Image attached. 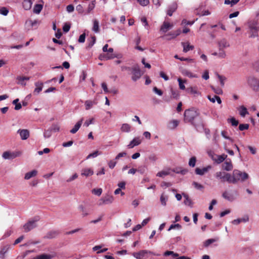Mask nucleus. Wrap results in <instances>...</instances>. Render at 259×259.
Wrapping results in <instances>:
<instances>
[{
  "label": "nucleus",
  "mask_w": 259,
  "mask_h": 259,
  "mask_svg": "<svg viewBox=\"0 0 259 259\" xmlns=\"http://www.w3.org/2000/svg\"><path fill=\"white\" fill-rule=\"evenodd\" d=\"M21 152L20 151H15L11 152L9 151H6L3 154V157L4 159H13L21 155Z\"/></svg>",
  "instance_id": "nucleus-5"
},
{
  "label": "nucleus",
  "mask_w": 259,
  "mask_h": 259,
  "mask_svg": "<svg viewBox=\"0 0 259 259\" xmlns=\"http://www.w3.org/2000/svg\"><path fill=\"white\" fill-rule=\"evenodd\" d=\"M192 185L197 189H202L203 188V186L201 184L196 182H194Z\"/></svg>",
  "instance_id": "nucleus-55"
},
{
  "label": "nucleus",
  "mask_w": 259,
  "mask_h": 259,
  "mask_svg": "<svg viewBox=\"0 0 259 259\" xmlns=\"http://www.w3.org/2000/svg\"><path fill=\"white\" fill-rule=\"evenodd\" d=\"M74 10V6L72 5H69L66 7V10L68 12H72Z\"/></svg>",
  "instance_id": "nucleus-64"
},
{
  "label": "nucleus",
  "mask_w": 259,
  "mask_h": 259,
  "mask_svg": "<svg viewBox=\"0 0 259 259\" xmlns=\"http://www.w3.org/2000/svg\"><path fill=\"white\" fill-rule=\"evenodd\" d=\"M51 130L52 131L54 132H59L60 130V127L57 124H53L51 127Z\"/></svg>",
  "instance_id": "nucleus-56"
},
{
  "label": "nucleus",
  "mask_w": 259,
  "mask_h": 259,
  "mask_svg": "<svg viewBox=\"0 0 259 259\" xmlns=\"http://www.w3.org/2000/svg\"><path fill=\"white\" fill-rule=\"evenodd\" d=\"M38 21L36 20H32L31 19L27 20L25 22V26L28 30L36 29L37 28Z\"/></svg>",
  "instance_id": "nucleus-8"
},
{
  "label": "nucleus",
  "mask_w": 259,
  "mask_h": 259,
  "mask_svg": "<svg viewBox=\"0 0 259 259\" xmlns=\"http://www.w3.org/2000/svg\"><path fill=\"white\" fill-rule=\"evenodd\" d=\"M116 161L115 160H111L108 162L109 167L113 169L116 164Z\"/></svg>",
  "instance_id": "nucleus-54"
},
{
  "label": "nucleus",
  "mask_w": 259,
  "mask_h": 259,
  "mask_svg": "<svg viewBox=\"0 0 259 259\" xmlns=\"http://www.w3.org/2000/svg\"><path fill=\"white\" fill-rule=\"evenodd\" d=\"M126 155V153L125 152H122L118 153L116 156L115 157V160H118L120 158L125 156Z\"/></svg>",
  "instance_id": "nucleus-62"
},
{
  "label": "nucleus",
  "mask_w": 259,
  "mask_h": 259,
  "mask_svg": "<svg viewBox=\"0 0 259 259\" xmlns=\"http://www.w3.org/2000/svg\"><path fill=\"white\" fill-rule=\"evenodd\" d=\"M93 30L96 33L99 31V23L96 19L93 21Z\"/></svg>",
  "instance_id": "nucleus-40"
},
{
  "label": "nucleus",
  "mask_w": 259,
  "mask_h": 259,
  "mask_svg": "<svg viewBox=\"0 0 259 259\" xmlns=\"http://www.w3.org/2000/svg\"><path fill=\"white\" fill-rule=\"evenodd\" d=\"M218 77L220 80L221 85L224 86V80H225L226 79V78L225 77L220 75L219 74H218Z\"/></svg>",
  "instance_id": "nucleus-58"
},
{
  "label": "nucleus",
  "mask_w": 259,
  "mask_h": 259,
  "mask_svg": "<svg viewBox=\"0 0 259 259\" xmlns=\"http://www.w3.org/2000/svg\"><path fill=\"white\" fill-rule=\"evenodd\" d=\"M182 45L183 47V52L185 53L188 52L190 50H192L194 48V47L192 45H190V43L188 42H182Z\"/></svg>",
  "instance_id": "nucleus-25"
},
{
  "label": "nucleus",
  "mask_w": 259,
  "mask_h": 259,
  "mask_svg": "<svg viewBox=\"0 0 259 259\" xmlns=\"http://www.w3.org/2000/svg\"><path fill=\"white\" fill-rule=\"evenodd\" d=\"M44 135L46 138H50L52 135V130L50 129L45 131Z\"/></svg>",
  "instance_id": "nucleus-53"
},
{
  "label": "nucleus",
  "mask_w": 259,
  "mask_h": 259,
  "mask_svg": "<svg viewBox=\"0 0 259 259\" xmlns=\"http://www.w3.org/2000/svg\"><path fill=\"white\" fill-rule=\"evenodd\" d=\"M131 125L127 123H124L122 125L121 130L123 132H129L131 130Z\"/></svg>",
  "instance_id": "nucleus-41"
},
{
  "label": "nucleus",
  "mask_w": 259,
  "mask_h": 259,
  "mask_svg": "<svg viewBox=\"0 0 259 259\" xmlns=\"http://www.w3.org/2000/svg\"><path fill=\"white\" fill-rule=\"evenodd\" d=\"M211 168V166L210 165H208L206 167H203L202 168H200L197 167L195 170L196 174L200 176H202L206 172H207L209 169Z\"/></svg>",
  "instance_id": "nucleus-13"
},
{
  "label": "nucleus",
  "mask_w": 259,
  "mask_h": 259,
  "mask_svg": "<svg viewBox=\"0 0 259 259\" xmlns=\"http://www.w3.org/2000/svg\"><path fill=\"white\" fill-rule=\"evenodd\" d=\"M196 162V158L195 156H193L189 160V165L190 167H193L195 166Z\"/></svg>",
  "instance_id": "nucleus-44"
},
{
  "label": "nucleus",
  "mask_w": 259,
  "mask_h": 259,
  "mask_svg": "<svg viewBox=\"0 0 259 259\" xmlns=\"http://www.w3.org/2000/svg\"><path fill=\"white\" fill-rule=\"evenodd\" d=\"M97 102L96 100L91 101V100H87L85 102V107L86 110H89L91 108L93 105H96Z\"/></svg>",
  "instance_id": "nucleus-31"
},
{
  "label": "nucleus",
  "mask_w": 259,
  "mask_h": 259,
  "mask_svg": "<svg viewBox=\"0 0 259 259\" xmlns=\"http://www.w3.org/2000/svg\"><path fill=\"white\" fill-rule=\"evenodd\" d=\"M113 200L114 198L112 196L107 195L99 200V205H102L103 204H111L113 202Z\"/></svg>",
  "instance_id": "nucleus-7"
},
{
  "label": "nucleus",
  "mask_w": 259,
  "mask_h": 259,
  "mask_svg": "<svg viewBox=\"0 0 259 259\" xmlns=\"http://www.w3.org/2000/svg\"><path fill=\"white\" fill-rule=\"evenodd\" d=\"M35 85L36 86V88L34 89V94H38L42 91L43 83L41 82H36Z\"/></svg>",
  "instance_id": "nucleus-26"
},
{
  "label": "nucleus",
  "mask_w": 259,
  "mask_h": 259,
  "mask_svg": "<svg viewBox=\"0 0 259 259\" xmlns=\"http://www.w3.org/2000/svg\"><path fill=\"white\" fill-rule=\"evenodd\" d=\"M182 73L184 75H185L186 76H188L189 77H190V78H196V77H197V76L196 74H194L192 72H190L189 70H186V69H184L182 71Z\"/></svg>",
  "instance_id": "nucleus-35"
},
{
  "label": "nucleus",
  "mask_w": 259,
  "mask_h": 259,
  "mask_svg": "<svg viewBox=\"0 0 259 259\" xmlns=\"http://www.w3.org/2000/svg\"><path fill=\"white\" fill-rule=\"evenodd\" d=\"M30 78L29 77L26 76H18L17 77V80L18 81V83L20 84L21 85H25L26 83L24 82L25 80H29Z\"/></svg>",
  "instance_id": "nucleus-32"
},
{
  "label": "nucleus",
  "mask_w": 259,
  "mask_h": 259,
  "mask_svg": "<svg viewBox=\"0 0 259 259\" xmlns=\"http://www.w3.org/2000/svg\"><path fill=\"white\" fill-rule=\"evenodd\" d=\"M218 45L220 50L229 47L230 46L229 42L225 38H223L218 42Z\"/></svg>",
  "instance_id": "nucleus-22"
},
{
  "label": "nucleus",
  "mask_w": 259,
  "mask_h": 259,
  "mask_svg": "<svg viewBox=\"0 0 259 259\" xmlns=\"http://www.w3.org/2000/svg\"><path fill=\"white\" fill-rule=\"evenodd\" d=\"M36 221H29L23 226L24 231L28 232L36 227Z\"/></svg>",
  "instance_id": "nucleus-9"
},
{
  "label": "nucleus",
  "mask_w": 259,
  "mask_h": 259,
  "mask_svg": "<svg viewBox=\"0 0 259 259\" xmlns=\"http://www.w3.org/2000/svg\"><path fill=\"white\" fill-rule=\"evenodd\" d=\"M114 58H121V56L120 55H115L113 54H108V53H107L106 54H103V55H100L99 58L100 60H110V59H112Z\"/></svg>",
  "instance_id": "nucleus-11"
},
{
  "label": "nucleus",
  "mask_w": 259,
  "mask_h": 259,
  "mask_svg": "<svg viewBox=\"0 0 259 259\" xmlns=\"http://www.w3.org/2000/svg\"><path fill=\"white\" fill-rule=\"evenodd\" d=\"M60 232L58 230H52L49 232L45 236V238L52 239L56 237Z\"/></svg>",
  "instance_id": "nucleus-21"
},
{
  "label": "nucleus",
  "mask_w": 259,
  "mask_h": 259,
  "mask_svg": "<svg viewBox=\"0 0 259 259\" xmlns=\"http://www.w3.org/2000/svg\"><path fill=\"white\" fill-rule=\"evenodd\" d=\"M227 155L223 154L222 155H216L215 158H212L213 160H214L218 164H220L223 162L225 159H227Z\"/></svg>",
  "instance_id": "nucleus-19"
},
{
  "label": "nucleus",
  "mask_w": 259,
  "mask_h": 259,
  "mask_svg": "<svg viewBox=\"0 0 259 259\" xmlns=\"http://www.w3.org/2000/svg\"><path fill=\"white\" fill-rule=\"evenodd\" d=\"M53 257V255L45 253H43L36 256V259H52Z\"/></svg>",
  "instance_id": "nucleus-37"
},
{
  "label": "nucleus",
  "mask_w": 259,
  "mask_h": 259,
  "mask_svg": "<svg viewBox=\"0 0 259 259\" xmlns=\"http://www.w3.org/2000/svg\"><path fill=\"white\" fill-rule=\"evenodd\" d=\"M23 8L27 10L31 7L32 3L30 0H24L22 3Z\"/></svg>",
  "instance_id": "nucleus-36"
},
{
  "label": "nucleus",
  "mask_w": 259,
  "mask_h": 259,
  "mask_svg": "<svg viewBox=\"0 0 259 259\" xmlns=\"http://www.w3.org/2000/svg\"><path fill=\"white\" fill-rule=\"evenodd\" d=\"M76 10L79 14H82L84 13V9L82 6L80 4L78 5L76 7Z\"/></svg>",
  "instance_id": "nucleus-48"
},
{
  "label": "nucleus",
  "mask_w": 259,
  "mask_h": 259,
  "mask_svg": "<svg viewBox=\"0 0 259 259\" xmlns=\"http://www.w3.org/2000/svg\"><path fill=\"white\" fill-rule=\"evenodd\" d=\"M37 174V171L34 169L31 171L28 172L25 174L24 179L25 180H29L32 177H35Z\"/></svg>",
  "instance_id": "nucleus-28"
},
{
  "label": "nucleus",
  "mask_w": 259,
  "mask_h": 259,
  "mask_svg": "<svg viewBox=\"0 0 259 259\" xmlns=\"http://www.w3.org/2000/svg\"><path fill=\"white\" fill-rule=\"evenodd\" d=\"M179 124V121L177 120H172L169 123V127L171 129L176 128Z\"/></svg>",
  "instance_id": "nucleus-42"
},
{
  "label": "nucleus",
  "mask_w": 259,
  "mask_h": 259,
  "mask_svg": "<svg viewBox=\"0 0 259 259\" xmlns=\"http://www.w3.org/2000/svg\"><path fill=\"white\" fill-rule=\"evenodd\" d=\"M132 74H133V76L132 77V80L134 81H136L138 79H139L142 75V73L141 72L140 69L138 65H136V66H134L132 68Z\"/></svg>",
  "instance_id": "nucleus-6"
},
{
  "label": "nucleus",
  "mask_w": 259,
  "mask_h": 259,
  "mask_svg": "<svg viewBox=\"0 0 259 259\" xmlns=\"http://www.w3.org/2000/svg\"><path fill=\"white\" fill-rule=\"evenodd\" d=\"M70 28V24H68L67 23H65L63 27V30L65 32H67L69 31Z\"/></svg>",
  "instance_id": "nucleus-61"
},
{
  "label": "nucleus",
  "mask_w": 259,
  "mask_h": 259,
  "mask_svg": "<svg viewBox=\"0 0 259 259\" xmlns=\"http://www.w3.org/2000/svg\"><path fill=\"white\" fill-rule=\"evenodd\" d=\"M94 174L93 170L91 168H84L82 170L81 175L88 177L93 175Z\"/></svg>",
  "instance_id": "nucleus-33"
},
{
  "label": "nucleus",
  "mask_w": 259,
  "mask_h": 259,
  "mask_svg": "<svg viewBox=\"0 0 259 259\" xmlns=\"http://www.w3.org/2000/svg\"><path fill=\"white\" fill-rule=\"evenodd\" d=\"M9 13V10L6 7H1L0 8V14L6 16L8 15Z\"/></svg>",
  "instance_id": "nucleus-49"
},
{
  "label": "nucleus",
  "mask_w": 259,
  "mask_h": 259,
  "mask_svg": "<svg viewBox=\"0 0 259 259\" xmlns=\"http://www.w3.org/2000/svg\"><path fill=\"white\" fill-rule=\"evenodd\" d=\"M149 254H153V253L147 250H142L138 252H133L132 255L137 259H148Z\"/></svg>",
  "instance_id": "nucleus-4"
},
{
  "label": "nucleus",
  "mask_w": 259,
  "mask_h": 259,
  "mask_svg": "<svg viewBox=\"0 0 259 259\" xmlns=\"http://www.w3.org/2000/svg\"><path fill=\"white\" fill-rule=\"evenodd\" d=\"M78 177V175L77 174H74L72 177H70L68 179L66 180L67 182H70L75 180Z\"/></svg>",
  "instance_id": "nucleus-63"
},
{
  "label": "nucleus",
  "mask_w": 259,
  "mask_h": 259,
  "mask_svg": "<svg viewBox=\"0 0 259 259\" xmlns=\"http://www.w3.org/2000/svg\"><path fill=\"white\" fill-rule=\"evenodd\" d=\"M230 122L233 126H237L238 124V121L234 117H232L230 119Z\"/></svg>",
  "instance_id": "nucleus-59"
},
{
  "label": "nucleus",
  "mask_w": 259,
  "mask_h": 259,
  "mask_svg": "<svg viewBox=\"0 0 259 259\" xmlns=\"http://www.w3.org/2000/svg\"><path fill=\"white\" fill-rule=\"evenodd\" d=\"M178 81L179 82V88L182 90H184L186 89L184 83L186 82V80H182L181 78H179Z\"/></svg>",
  "instance_id": "nucleus-43"
},
{
  "label": "nucleus",
  "mask_w": 259,
  "mask_h": 259,
  "mask_svg": "<svg viewBox=\"0 0 259 259\" xmlns=\"http://www.w3.org/2000/svg\"><path fill=\"white\" fill-rule=\"evenodd\" d=\"M248 178V175L245 172H242L241 171L235 169L233 171L231 176V183L236 184L239 181H244Z\"/></svg>",
  "instance_id": "nucleus-2"
},
{
  "label": "nucleus",
  "mask_w": 259,
  "mask_h": 259,
  "mask_svg": "<svg viewBox=\"0 0 259 259\" xmlns=\"http://www.w3.org/2000/svg\"><path fill=\"white\" fill-rule=\"evenodd\" d=\"M258 29L256 27L252 28L251 34L250 35V37H255L258 36L257 33Z\"/></svg>",
  "instance_id": "nucleus-46"
},
{
  "label": "nucleus",
  "mask_w": 259,
  "mask_h": 259,
  "mask_svg": "<svg viewBox=\"0 0 259 259\" xmlns=\"http://www.w3.org/2000/svg\"><path fill=\"white\" fill-rule=\"evenodd\" d=\"M10 248V245L7 244L2 246L0 250V258L4 259L5 257V254L8 251Z\"/></svg>",
  "instance_id": "nucleus-20"
},
{
  "label": "nucleus",
  "mask_w": 259,
  "mask_h": 259,
  "mask_svg": "<svg viewBox=\"0 0 259 259\" xmlns=\"http://www.w3.org/2000/svg\"><path fill=\"white\" fill-rule=\"evenodd\" d=\"M82 121L83 118H81L80 120H79L74 125V127L70 130V133L72 134L76 133L80 127L82 123Z\"/></svg>",
  "instance_id": "nucleus-27"
},
{
  "label": "nucleus",
  "mask_w": 259,
  "mask_h": 259,
  "mask_svg": "<svg viewBox=\"0 0 259 259\" xmlns=\"http://www.w3.org/2000/svg\"><path fill=\"white\" fill-rule=\"evenodd\" d=\"M173 27V24L169 22L164 21L160 28V31L163 32H167L169 29Z\"/></svg>",
  "instance_id": "nucleus-16"
},
{
  "label": "nucleus",
  "mask_w": 259,
  "mask_h": 259,
  "mask_svg": "<svg viewBox=\"0 0 259 259\" xmlns=\"http://www.w3.org/2000/svg\"><path fill=\"white\" fill-rule=\"evenodd\" d=\"M199 115V111L195 108L186 109L184 113V121L185 123H190L197 130L199 128H203L204 124L201 118H199L197 122L195 121Z\"/></svg>",
  "instance_id": "nucleus-1"
},
{
  "label": "nucleus",
  "mask_w": 259,
  "mask_h": 259,
  "mask_svg": "<svg viewBox=\"0 0 259 259\" xmlns=\"http://www.w3.org/2000/svg\"><path fill=\"white\" fill-rule=\"evenodd\" d=\"M42 5L41 4H36L33 8V12L35 14H39L42 9Z\"/></svg>",
  "instance_id": "nucleus-39"
},
{
  "label": "nucleus",
  "mask_w": 259,
  "mask_h": 259,
  "mask_svg": "<svg viewBox=\"0 0 259 259\" xmlns=\"http://www.w3.org/2000/svg\"><path fill=\"white\" fill-rule=\"evenodd\" d=\"M96 5V1H93L91 3L89 4L86 14H88L91 12V11L95 8Z\"/></svg>",
  "instance_id": "nucleus-38"
},
{
  "label": "nucleus",
  "mask_w": 259,
  "mask_h": 259,
  "mask_svg": "<svg viewBox=\"0 0 259 259\" xmlns=\"http://www.w3.org/2000/svg\"><path fill=\"white\" fill-rule=\"evenodd\" d=\"M222 197L224 199H225L229 201H233L235 199V197L232 193H231L228 191H226L223 193Z\"/></svg>",
  "instance_id": "nucleus-15"
},
{
  "label": "nucleus",
  "mask_w": 259,
  "mask_h": 259,
  "mask_svg": "<svg viewBox=\"0 0 259 259\" xmlns=\"http://www.w3.org/2000/svg\"><path fill=\"white\" fill-rule=\"evenodd\" d=\"M99 154H101V152H99V151L97 150V151H95V152L90 154L87 156V158L89 159L91 157H96Z\"/></svg>",
  "instance_id": "nucleus-51"
},
{
  "label": "nucleus",
  "mask_w": 259,
  "mask_h": 259,
  "mask_svg": "<svg viewBox=\"0 0 259 259\" xmlns=\"http://www.w3.org/2000/svg\"><path fill=\"white\" fill-rule=\"evenodd\" d=\"M222 168L226 171H230L233 169V164L231 160L229 158L226 159L225 162L222 164Z\"/></svg>",
  "instance_id": "nucleus-12"
},
{
  "label": "nucleus",
  "mask_w": 259,
  "mask_h": 259,
  "mask_svg": "<svg viewBox=\"0 0 259 259\" xmlns=\"http://www.w3.org/2000/svg\"><path fill=\"white\" fill-rule=\"evenodd\" d=\"M169 172L168 171L166 170H162L161 171L158 172L156 176L159 177H163L164 176H167L169 174Z\"/></svg>",
  "instance_id": "nucleus-45"
},
{
  "label": "nucleus",
  "mask_w": 259,
  "mask_h": 259,
  "mask_svg": "<svg viewBox=\"0 0 259 259\" xmlns=\"http://www.w3.org/2000/svg\"><path fill=\"white\" fill-rule=\"evenodd\" d=\"M248 82L254 90H257L259 88V80L255 77H250Z\"/></svg>",
  "instance_id": "nucleus-10"
},
{
  "label": "nucleus",
  "mask_w": 259,
  "mask_h": 259,
  "mask_svg": "<svg viewBox=\"0 0 259 259\" xmlns=\"http://www.w3.org/2000/svg\"><path fill=\"white\" fill-rule=\"evenodd\" d=\"M177 8L178 5L177 3L174 2L172 3L168 8L167 14L169 16H171L172 15L173 13L175 12L177 9Z\"/></svg>",
  "instance_id": "nucleus-17"
},
{
  "label": "nucleus",
  "mask_w": 259,
  "mask_h": 259,
  "mask_svg": "<svg viewBox=\"0 0 259 259\" xmlns=\"http://www.w3.org/2000/svg\"><path fill=\"white\" fill-rule=\"evenodd\" d=\"M141 143V140L139 137L135 138L127 146L129 149L133 148L135 146L140 145Z\"/></svg>",
  "instance_id": "nucleus-14"
},
{
  "label": "nucleus",
  "mask_w": 259,
  "mask_h": 259,
  "mask_svg": "<svg viewBox=\"0 0 259 259\" xmlns=\"http://www.w3.org/2000/svg\"><path fill=\"white\" fill-rule=\"evenodd\" d=\"M160 201H161V203L162 204V205L165 206L166 205V201H167V198L166 197H165L163 194H162L161 196H160Z\"/></svg>",
  "instance_id": "nucleus-52"
},
{
  "label": "nucleus",
  "mask_w": 259,
  "mask_h": 259,
  "mask_svg": "<svg viewBox=\"0 0 259 259\" xmlns=\"http://www.w3.org/2000/svg\"><path fill=\"white\" fill-rule=\"evenodd\" d=\"M237 109L239 112V114L242 117H245L246 115L249 114V113L247 110V108L243 105L239 106L237 108Z\"/></svg>",
  "instance_id": "nucleus-24"
},
{
  "label": "nucleus",
  "mask_w": 259,
  "mask_h": 259,
  "mask_svg": "<svg viewBox=\"0 0 259 259\" xmlns=\"http://www.w3.org/2000/svg\"><path fill=\"white\" fill-rule=\"evenodd\" d=\"M183 196L185 198L184 203L185 205H188L191 207L193 206V202L191 199L189 198V196L185 193L183 194Z\"/></svg>",
  "instance_id": "nucleus-29"
},
{
  "label": "nucleus",
  "mask_w": 259,
  "mask_h": 259,
  "mask_svg": "<svg viewBox=\"0 0 259 259\" xmlns=\"http://www.w3.org/2000/svg\"><path fill=\"white\" fill-rule=\"evenodd\" d=\"M78 209L81 213L82 217H84L89 214V210L85 208L82 205H79Z\"/></svg>",
  "instance_id": "nucleus-30"
},
{
  "label": "nucleus",
  "mask_w": 259,
  "mask_h": 259,
  "mask_svg": "<svg viewBox=\"0 0 259 259\" xmlns=\"http://www.w3.org/2000/svg\"><path fill=\"white\" fill-rule=\"evenodd\" d=\"M249 124H240L239 125V129L240 131H242L244 130H248L249 128Z\"/></svg>",
  "instance_id": "nucleus-50"
},
{
  "label": "nucleus",
  "mask_w": 259,
  "mask_h": 259,
  "mask_svg": "<svg viewBox=\"0 0 259 259\" xmlns=\"http://www.w3.org/2000/svg\"><path fill=\"white\" fill-rule=\"evenodd\" d=\"M171 97L175 99H178L180 96L179 91L174 90L172 88L170 89Z\"/></svg>",
  "instance_id": "nucleus-34"
},
{
  "label": "nucleus",
  "mask_w": 259,
  "mask_h": 259,
  "mask_svg": "<svg viewBox=\"0 0 259 259\" xmlns=\"http://www.w3.org/2000/svg\"><path fill=\"white\" fill-rule=\"evenodd\" d=\"M215 176L217 179L221 180L222 182L227 181L229 183H231V175L229 173L218 171L215 173Z\"/></svg>",
  "instance_id": "nucleus-3"
},
{
  "label": "nucleus",
  "mask_w": 259,
  "mask_h": 259,
  "mask_svg": "<svg viewBox=\"0 0 259 259\" xmlns=\"http://www.w3.org/2000/svg\"><path fill=\"white\" fill-rule=\"evenodd\" d=\"M18 133L22 140H26L29 137V132L27 130H19Z\"/></svg>",
  "instance_id": "nucleus-23"
},
{
  "label": "nucleus",
  "mask_w": 259,
  "mask_h": 259,
  "mask_svg": "<svg viewBox=\"0 0 259 259\" xmlns=\"http://www.w3.org/2000/svg\"><path fill=\"white\" fill-rule=\"evenodd\" d=\"M186 91L188 93L193 95L195 97H197L201 95L200 92L198 90L197 88L196 87L188 88Z\"/></svg>",
  "instance_id": "nucleus-18"
},
{
  "label": "nucleus",
  "mask_w": 259,
  "mask_h": 259,
  "mask_svg": "<svg viewBox=\"0 0 259 259\" xmlns=\"http://www.w3.org/2000/svg\"><path fill=\"white\" fill-rule=\"evenodd\" d=\"M139 4L143 6H146L149 3V0H137Z\"/></svg>",
  "instance_id": "nucleus-57"
},
{
  "label": "nucleus",
  "mask_w": 259,
  "mask_h": 259,
  "mask_svg": "<svg viewBox=\"0 0 259 259\" xmlns=\"http://www.w3.org/2000/svg\"><path fill=\"white\" fill-rule=\"evenodd\" d=\"M85 34L83 33L79 36L78 41L80 43H83L85 41Z\"/></svg>",
  "instance_id": "nucleus-60"
},
{
  "label": "nucleus",
  "mask_w": 259,
  "mask_h": 259,
  "mask_svg": "<svg viewBox=\"0 0 259 259\" xmlns=\"http://www.w3.org/2000/svg\"><path fill=\"white\" fill-rule=\"evenodd\" d=\"M102 192V189L101 188L98 189H94L92 190V193L95 195H96L98 196H100Z\"/></svg>",
  "instance_id": "nucleus-47"
}]
</instances>
